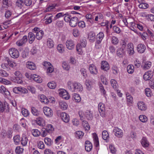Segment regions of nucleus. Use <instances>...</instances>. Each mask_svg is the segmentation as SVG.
Listing matches in <instances>:
<instances>
[{"label":"nucleus","mask_w":154,"mask_h":154,"mask_svg":"<svg viewBox=\"0 0 154 154\" xmlns=\"http://www.w3.org/2000/svg\"><path fill=\"white\" fill-rule=\"evenodd\" d=\"M35 38V34L32 32L28 33L29 42V43L32 44L34 41Z\"/></svg>","instance_id":"nucleus-30"},{"label":"nucleus","mask_w":154,"mask_h":154,"mask_svg":"<svg viewBox=\"0 0 154 154\" xmlns=\"http://www.w3.org/2000/svg\"><path fill=\"white\" fill-rule=\"evenodd\" d=\"M111 42L114 45H116L119 43V40L117 37L113 36L111 38Z\"/></svg>","instance_id":"nucleus-55"},{"label":"nucleus","mask_w":154,"mask_h":154,"mask_svg":"<svg viewBox=\"0 0 154 154\" xmlns=\"http://www.w3.org/2000/svg\"><path fill=\"white\" fill-rule=\"evenodd\" d=\"M57 49L59 52L62 53L64 51L63 46L62 44H59L57 46Z\"/></svg>","instance_id":"nucleus-64"},{"label":"nucleus","mask_w":154,"mask_h":154,"mask_svg":"<svg viewBox=\"0 0 154 154\" xmlns=\"http://www.w3.org/2000/svg\"><path fill=\"white\" fill-rule=\"evenodd\" d=\"M66 48L69 50H72L74 48V44L72 40H67L66 42Z\"/></svg>","instance_id":"nucleus-19"},{"label":"nucleus","mask_w":154,"mask_h":154,"mask_svg":"<svg viewBox=\"0 0 154 154\" xmlns=\"http://www.w3.org/2000/svg\"><path fill=\"white\" fill-rule=\"evenodd\" d=\"M35 122L36 124L40 126L43 127L45 125V121L42 117H37L36 119Z\"/></svg>","instance_id":"nucleus-12"},{"label":"nucleus","mask_w":154,"mask_h":154,"mask_svg":"<svg viewBox=\"0 0 154 154\" xmlns=\"http://www.w3.org/2000/svg\"><path fill=\"white\" fill-rule=\"evenodd\" d=\"M127 101L131 103H132L133 102V97L128 93L126 94Z\"/></svg>","instance_id":"nucleus-56"},{"label":"nucleus","mask_w":154,"mask_h":154,"mask_svg":"<svg viewBox=\"0 0 154 154\" xmlns=\"http://www.w3.org/2000/svg\"><path fill=\"white\" fill-rule=\"evenodd\" d=\"M115 136L119 138H122L123 135V132L122 130L117 127H115L113 130Z\"/></svg>","instance_id":"nucleus-7"},{"label":"nucleus","mask_w":154,"mask_h":154,"mask_svg":"<svg viewBox=\"0 0 154 154\" xmlns=\"http://www.w3.org/2000/svg\"><path fill=\"white\" fill-rule=\"evenodd\" d=\"M43 112L44 114L47 117H51L53 115V111L50 108L47 106H45L43 108Z\"/></svg>","instance_id":"nucleus-6"},{"label":"nucleus","mask_w":154,"mask_h":154,"mask_svg":"<svg viewBox=\"0 0 154 154\" xmlns=\"http://www.w3.org/2000/svg\"><path fill=\"white\" fill-rule=\"evenodd\" d=\"M0 93L4 94L5 97H8L10 95V92L5 88V87H0Z\"/></svg>","instance_id":"nucleus-32"},{"label":"nucleus","mask_w":154,"mask_h":154,"mask_svg":"<svg viewBox=\"0 0 154 154\" xmlns=\"http://www.w3.org/2000/svg\"><path fill=\"white\" fill-rule=\"evenodd\" d=\"M56 27L58 28H61L63 25V21L57 20L55 23Z\"/></svg>","instance_id":"nucleus-52"},{"label":"nucleus","mask_w":154,"mask_h":154,"mask_svg":"<svg viewBox=\"0 0 154 154\" xmlns=\"http://www.w3.org/2000/svg\"><path fill=\"white\" fill-rule=\"evenodd\" d=\"M72 98L77 102H79L81 100V98L79 95L76 93L73 94Z\"/></svg>","instance_id":"nucleus-40"},{"label":"nucleus","mask_w":154,"mask_h":154,"mask_svg":"<svg viewBox=\"0 0 154 154\" xmlns=\"http://www.w3.org/2000/svg\"><path fill=\"white\" fill-rule=\"evenodd\" d=\"M56 5L51 4L48 7L46 8L45 11H53V10L55 8Z\"/></svg>","instance_id":"nucleus-57"},{"label":"nucleus","mask_w":154,"mask_h":154,"mask_svg":"<svg viewBox=\"0 0 154 154\" xmlns=\"http://www.w3.org/2000/svg\"><path fill=\"white\" fill-rule=\"evenodd\" d=\"M63 16H64V14H63V13H59L55 15V16L53 19V20L54 21H55L57 20L60 17H63Z\"/></svg>","instance_id":"nucleus-58"},{"label":"nucleus","mask_w":154,"mask_h":154,"mask_svg":"<svg viewBox=\"0 0 154 154\" xmlns=\"http://www.w3.org/2000/svg\"><path fill=\"white\" fill-rule=\"evenodd\" d=\"M101 69L105 71H107L109 69V63L106 61H103L101 63Z\"/></svg>","instance_id":"nucleus-14"},{"label":"nucleus","mask_w":154,"mask_h":154,"mask_svg":"<svg viewBox=\"0 0 154 154\" xmlns=\"http://www.w3.org/2000/svg\"><path fill=\"white\" fill-rule=\"evenodd\" d=\"M69 21V25L72 27H75L77 26L79 22V20L78 17L74 16L72 17Z\"/></svg>","instance_id":"nucleus-10"},{"label":"nucleus","mask_w":154,"mask_h":154,"mask_svg":"<svg viewBox=\"0 0 154 154\" xmlns=\"http://www.w3.org/2000/svg\"><path fill=\"white\" fill-rule=\"evenodd\" d=\"M102 136L103 139L106 140L109 139V135L108 132L106 130L103 131L102 133Z\"/></svg>","instance_id":"nucleus-38"},{"label":"nucleus","mask_w":154,"mask_h":154,"mask_svg":"<svg viewBox=\"0 0 154 154\" xmlns=\"http://www.w3.org/2000/svg\"><path fill=\"white\" fill-rule=\"evenodd\" d=\"M26 67L29 69L33 70L36 69L35 64L32 62L28 61L26 64Z\"/></svg>","instance_id":"nucleus-26"},{"label":"nucleus","mask_w":154,"mask_h":154,"mask_svg":"<svg viewBox=\"0 0 154 154\" xmlns=\"http://www.w3.org/2000/svg\"><path fill=\"white\" fill-rule=\"evenodd\" d=\"M138 109L141 111H145L147 109V106L144 102L139 101L137 104Z\"/></svg>","instance_id":"nucleus-13"},{"label":"nucleus","mask_w":154,"mask_h":154,"mask_svg":"<svg viewBox=\"0 0 154 154\" xmlns=\"http://www.w3.org/2000/svg\"><path fill=\"white\" fill-rule=\"evenodd\" d=\"M89 69L90 73L92 74L96 75L98 73L96 67L93 64L89 65Z\"/></svg>","instance_id":"nucleus-18"},{"label":"nucleus","mask_w":154,"mask_h":154,"mask_svg":"<svg viewBox=\"0 0 154 154\" xmlns=\"http://www.w3.org/2000/svg\"><path fill=\"white\" fill-rule=\"evenodd\" d=\"M24 149L21 146H17L15 149V152L17 154L22 153L23 152Z\"/></svg>","instance_id":"nucleus-54"},{"label":"nucleus","mask_w":154,"mask_h":154,"mask_svg":"<svg viewBox=\"0 0 154 154\" xmlns=\"http://www.w3.org/2000/svg\"><path fill=\"white\" fill-rule=\"evenodd\" d=\"M125 43L123 42L122 46L121 48H118L116 51L117 56L119 57H122L125 54L126 52V45Z\"/></svg>","instance_id":"nucleus-1"},{"label":"nucleus","mask_w":154,"mask_h":154,"mask_svg":"<svg viewBox=\"0 0 154 154\" xmlns=\"http://www.w3.org/2000/svg\"><path fill=\"white\" fill-rule=\"evenodd\" d=\"M112 70L113 73L115 75H117L119 72L118 68L116 66H113L112 68Z\"/></svg>","instance_id":"nucleus-51"},{"label":"nucleus","mask_w":154,"mask_h":154,"mask_svg":"<svg viewBox=\"0 0 154 154\" xmlns=\"http://www.w3.org/2000/svg\"><path fill=\"white\" fill-rule=\"evenodd\" d=\"M21 112L22 115L25 117L28 116L29 114V111L27 109L24 108H22Z\"/></svg>","instance_id":"nucleus-49"},{"label":"nucleus","mask_w":154,"mask_h":154,"mask_svg":"<svg viewBox=\"0 0 154 154\" xmlns=\"http://www.w3.org/2000/svg\"><path fill=\"white\" fill-rule=\"evenodd\" d=\"M75 134L76 136L78 137L79 139L82 138L84 135V133L81 131H77Z\"/></svg>","instance_id":"nucleus-62"},{"label":"nucleus","mask_w":154,"mask_h":154,"mask_svg":"<svg viewBox=\"0 0 154 154\" xmlns=\"http://www.w3.org/2000/svg\"><path fill=\"white\" fill-rule=\"evenodd\" d=\"M64 20L66 22H68L70 21L72 17L71 16V15L68 13H66L64 14Z\"/></svg>","instance_id":"nucleus-45"},{"label":"nucleus","mask_w":154,"mask_h":154,"mask_svg":"<svg viewBox=\"0 0 154 154\" xmlns=\"http://www.w3.org/2000/svg\"><path fill=\"white\" fill-rule=\"evenodd\" d=\"M82 125L85 131H88L90 130V126L87 121H83L82 122Z\"/></svg>","instance_id":"nucleus-33"},{"label":"nucleus","mask_w":154,"mask_h":154,"mask_svg":"<svg viewBox=\"0 0 154 154\" xmlns=\"http://www.w3.org/2000/svg\"><path fill=\"white\" fill-rule=\"evenodd\" d=\"M2 7L3 8H8L11 6V4L8 0H2Z\"/></svg>","instance_id":"nucleus-42"},{"label":"nucleus","mask_w":154,"mask_h":154,"mask_svg":"<svg viewBox=\"0 0 154 154\" xmlns=\"http://www.w3.org/2000/svg\"><path fill=\"white\" fill-rule=\"evenodd\" d=\"M45 129L47 131L49 132V134L51 133L54 130V128L52 125L50 124L47 125Z\"/></svg>","instance_id":"nucleus-39"},{"label":"nucleus","mask_w":154,"mask_h":154,"mask_svg":"<svg viewBox=\"0 0 154 154\" xmlns=\"http://www.w3.org/2000/svg\"><path fill=\"white\" fill-rule=\"evenodd\" d=\"M32 135L35 137H38L41 134L40 131L37 129H33L32 130Z\"/></svg>","instance_id":"nucleus-43"},{"label":"nucleus","mask_w":154,"mask_h":154,"mask_svg":"<svg viewBox=\"0 0 154 154\" xmlns=\"http://www.w3.org/2000/svg\"><path fill=\"white\" fill-rule=\"evenodd\" d=\"M53 15L51 14H45L44 19L46 20L45 23L46 24L51 23L52 22V17Z\"/></svg>","instance_id":"nucleus-15"},{"label":"nucleus","mask_w":154,"mask_h":154,"mask_svg":"<svg viewBox=\"0 0 154 154\" xmlns=\"http://www.w3.org/2000/svg\"><path fill=\"white\" fill-rule=\"evenodd\" d=\"M27 40L28 38L27 36L24 35L21 39L17 41L16 43L17 45L19 46H20L26 43L27 41Z\"/></svg>","instance_id":"nucleus-16"},{"label":"nucleus","mask_w":154,"mask_h":154,"mask_svg":"<svg viewBox=\"0 0 154 154\" xmlns=\"http://www.w3.org/2000/svg\"><path fill=\"white\" fill-rule=\"evenodd\" d=\"M59 93L60 97L65 100H68L70 96L67 91L64 89L59 90Z\"/></svg>","instance_id":"nucleus-4"},{"label":"nucleus","mask_w":154,"mask_h":154,"mask_svg":"<svg viewBox=\"0 0 154 154\" xmlns=\"http://www.w3.org/2000/svg\"><path fill=\"white\" fill-rule=\"evenodd\" d=\"M87 41L85 38H83L80 41V44H78L76 45V50L79 52V54L81 53L82 48H85L86 45Z\"/></svg>","instance_id":"nucleus-2"},{"label":"nucleus","mask_w":154,"mask_h":154,"mask_svg":"<svg viewBox=\"0 0 154 154\" xmlns=\"http://www.w3.org/2000/svg\"><path fill=\"white\" fill-rule=\"evenodd\" d=\"M30 78L33 79L38 83H41L42 82V79L39 76L35 74H31Z\"/></svg>","instance_id":"nucleus-24"},{"label":"nucleus","mask_w":154,"mask_h":154,"mask_svg":"<svg viewBox=\"0 0 154 154\" xmlns=\"http://www.w3.org/2000/svg\"><path fill=\"white\" fill-rule=\"evenodd\" d=\"M39 100L45 104H48L49 103V100L44 95H41L40 97Z\"/></svg>","instance_id":"nucleus-34"},{"label":"nucleus","mask_w":154,"mask_h":154,"mask_svg":"<svg viewBox=\"0 0 154 154\" xmlns=\"http://www.w3.org/2000/svg\"><path fill=\"white\" fill-rule=\"evenodd\" d=\"M60 107L63 110H66L68 107V105L67 103L65 101L62 100L59 102Z\"/></svg>","instance_id":"nucleus-29"},{"label":"nucleus","mask_w":154,"mask_h":154,"mask_svg":"<svg viewBox=\"0 0 154 154\" xmlns=\"http://www.w3.org/2000/svg\"><path fill=\"white\" fill-rule=\"evenodd\" d=\"M85 148L86 151L90 152L92 149V145L90 142L88 140H87L85 143Z\"/></svg>","instance_id":"nucleus-23"},{"label":"nucleus","mask_w":154,"mask_h":154,"mask_svg":"<svg viewBox=\"0 0 154 154\" xmlns=\"http://www.w3.org/2000/svg\"><path fill=\"white\" fill-rule=\"evenodd\" d=\"M152 76V72L151 71L146 72L143 75V78L146 81L149 80Z\"/></svg>","instance_id":"nucleus-22"},{"label":"nucleus","mask_w":154,"mask_h":154,"mask_svg":"<svg viewBox=\"0 0 154 154\" xmlns=\"http://www.w3.org/2000/svg\"><path fill=\"white\" fill-rule=\"evenodd\" d=\"M32 31L36 33L35 37L38 40L41 39L44 35V32L42 30H40L39 28L35 27Z\"/></svg>","instance_id":"nucleus-3"},{"label":"nucleus","mask_w":154,"mask_h":154,"mask_svg":"<svg viewBox=\"0 0 154 154\" xmlns=\"http://www.w3.org/2000/svg\"><path fill=\"white\" fill-rule=\"evenodd\" d=\"M13 139L16 145L18 144L20 141V137L18 135L14 136L13 138Z\"/></svg>","instance_id":"nucleus-48"},{"label":"nucleus","mask_w":154,"mask_h":154,"mask_svg":"<svg viewBox=\"0 0 154 154\" xmlns=\"http://www.w3.org/2000/svg\"><path fill=\"white\" fill-rule=\"evenodd\" d=\"M98 109L100 116L102 117L105 116V105L102 103H100L98 105Z\"/></svg>","instance_id":"nucleus-9"},{"label":"nucleus","mask_w":154,"mask_h":154,"mask_svg":"<svg viewBox=\"0 0 154 154\" xmlns=\"http://www.w3.org/2000/svg\"><path fill=\"white\" fill-rule=\"evenodd\" d=\"M47 46L50 48H53L54 45L53 41L51 38H48L47 42Z\"/></svg>","instance_id":"nucleus-41"},{"label":"nucleus","mask_w":154,"mask_h":154,"mask_svg":"<svg viewBox=\"0 0 154 154\" xmlns=\"http://www.w3.org/2000/svg\"><path fill=\"white\" fill-rule=\"evenodd\" d=\"M92 135L94 145L95 147H98L99 146L98 137L95 133H93Z\"/></svg>","instance_id":"nucleus-20"},{"label":"nucleus","mask_w":154,"mask_h":154,"mask_svg":"<svg viewBox=\"0 0 154 154\" xmlns=\"http://www.w3.org/2000/svg\"><path fill=\"white\" fill-rule=\"evenodd\" d=\"M140 121L143 122H146L147 121V117L145 115H141L139 117Z\"/></svg>","instance_id":"nucleus-47"},{"label":"nucleus","mask_w":154,"mask_h":154,"mask_svg":"<svg viewBox=\"0 0 154 154\" xmlns=\"http://www.w3.org/2000/svg\"><path fill=\"white\" fill-rule=\"evenodd\" d=\"M13 91L16 94L26 93L28 91L25 87H14Z\"/></svg>","instance_id":"nucleus-8"},{"label":"nucleus","mask_w":154,"mask_h":154,"mask_svg":"<svg viewBox=\"0 0 154 154\" xmlns=\"http://www.w3.org/2000/svg\"><path fill=\"white\" fill-rule=\"evenodd\" d=\"M151 63L149 61L146 62L143 66L144 69H148L150 68L151 66Z\"/></svg>","instance_id":"nucleus-53"},{"label":"nucleus","mask_w":154,"mask_h":154,"mask_svg":"<svg viewBox=\"0 0 154 154\" xmlns=\"http://www.w3.org/2000/svg\"><path fill=\"white\" fill-rule=\"evenodd\" d=\"M149 5L146 3H142L139 5L138 7L141 9H146L148 8Z\"/></svg>","instance_id":"nucleus-60"},{"label":"nucleus","mask_w":154,"mask_h":154,"mask_svg":"<svg viewBox=\"0 0 154 154\" xmlns=\"http://www.w3.org/2000/svg\"><path fill=\"white\" fill-rule=\"evenodd\" d=\"M37 146L40 149H44L45 148V145L43 141H40L38 143Z\"/></svg>","instance_id":"nucleus-61"},{"label":"nucleus","mask_w":154,"mask_h":154,"mask_svg":"<svg viewBox=\"0 0 154 154\" xmlns=\"http://www.w3.org/2000/svg\"><path fill=\"white\" fill-rule=\"evenodd\" d=\"M31 112L35 116H38L40 114V112L35 108L32 107L31 108Z\"/></svg>","instance_id":"nucleus-46"},{"label":"nucleus","mask_w":154,"mask_h":154,"mask_svg":"<svg viewBox=\"0 0 154 154\" xmlns=\"http://www.w3.org/2000/svg\"><path fill=\"white\" fill-rule=\"evenodd\" d=\"M9 52L11 57L14 58H17L19 56V53L18 50L14 48L9 49Z\"/></svg>","instance_id":"nucleus-5"},{"label":"nucleus","mask_w":154,"mask_h":154,"mask_svg":"<svg viewBox=\"0 0 154 154\" xmlns=\"http://www.w3.org/2000/svg\"><path fill=\"white\" fill-rule=\"evenodd\" d=\"M146 49L145 46L143 44H140L137 47V50L138 52L142 53L144 52Z\"/></svg>","instance_id":"nucleus-25"},{"label":"nucleus","mask_w":154,"mask_h":154,"mask_svg":"<svg viewBox=\"0 0 154 154\" xmlns=\"http://www.w3.org/2000/svg\"><path fill=\"white\" fill-rule=\"evenodd\" d=\"M84 115L88 120H91L93 118V113L90 110H86L85 112Z\"/></svg>","instance_id":"nucleus-27"},{"label":"nucleus","mask_w":154,"mask_h":154,"mask_svg":"<svg viewBox=\"0 0 154 154\" xmlns=\"http://www.w3.org/2000/svg\"><path fill=\"white\" fill-rule=\"evenodd\" d=\"M0 83L7 85H10L12 83L10 81L1 77H0Z\"/></svg>","instance_id":"nucleus-44"},{"label":"nucleus","mask_w":154,"mask_h":154,"mask_svg":"<svg viewBox=\"0 0 154 154\" xmlns=\"http://www.w3.org/2000/svg\"><path fill=\"white\" fill-rule=\"evenodd\" d=\"M141 143L144 147H146L149 145V143L146 138L143 137L141 140Z\"/></svg>","instance_id":"nucleus-35"},{"label":"nucleus","mask_w":154,"mask_h":154,"mask_svg":"<svg viewBox=\"0 0 154 154\" xmlns=\"http://www.w3.org/2000/svg\"><path fill=\"white\" fill-rule=\"evenodd\" d=\"M44 140L45 143L48 146H51L53 142L51 139L49 138L45 137Z\"/></svg>","instance_id":"nucleus-50"},{"label":"nucleus","mask_w":154,"mask_h":154,"mask_svg":"<svg viewBox=\"0 0 154 154\" xmlns=\"http://www.w3.org/2000/svg\"><path fill=\"white\" fill-rule=\"evenodd\" d=\"M11 80L14 82L17 83L18 84L22 85H25L26 82L24 81H23L21 77H15V79H13Z\"/></svg>","instance_id":"nucleus-31"},{"label":"nucleus","mask_w":154,"mask_h":154,"mask_svg":"<svg viewBox=\"0 0 154 154\" xmlns=\"http://www.w3.org/2000/svg\"><path fill=\"white\" fill-rule=\"evenodd\" d=\"M24 5V2L23 0H17L15 3L16 7L21 9Z\"/></svg>","instance_id":"nucleus-36"},{"label":"nucleus","mask_w":154,"mask_h":154,"mask_svg":"<svg viewBox=\"0 0 154 154\" xmlns=\"http://www.w3.org/2000/svg\"><path fill=\"white\" fill-rule=\"evenodd\" d=\"M127 51L130 55H132L134 53V45L131 43H129L127 45Z\"/></svg>","instance_id":"nucleus-17"},{"label":"nucleus","mask_w":154,"mask_h":154,"mask_svg":"<svg viewBox=\"0 0 154 154\" xmlns=\"http://www.w3.org/2000/svg\"><path fill=\"white\" fill-rule=\"evenodd\" d=\"M9 75L8 73L5 71L3 70H0V75L3 77H7Z\"/></svg>","instance_id":"nucleus-59"},{"label":"nucleus","mask_w":154,"mask_h":154,"mask_svg":"<svg viewBox=\"0 0 154 154\" xmlns=\"http://www.w3.org/2000/svg\"><path fill=\"white\" fill-rule=\"evenodd\" d=\"M61 117L62 120L65 123H68L69 121V116L65 112H62L61 113Z\"/></svg>","instance_id":"nucleus-21"},{"label":"nucleus","mask_w":154,"mask_h":154,"mask_svg":"<svg viewBox=\"0 0 154 154\" xmlns=\"http://www.w3.org/2000/svg\"><path fill=\"white\" fill-rule=\"evenodd\" d=\"M28 139L26 135L25 134L22 135L21 137V140H20L21 144L23 146H26L27 144Z\"/></svg>","instance_id":"nucleus-28"},{"label":"nucleus","mask_w":154,"mask_h":154,"mask_svg":"<svg viewBox=\"0 0 154 154\" xmlns=\"http://www.w3.org/2000/svg\"><path fill=\"white\" fill-rule=\"evenodd\" d=\"M127 69L128 73L131 74L134 72V67L132 64H130L127 67Z\"/></svg>","instance_id":"nucleus-37"},{"label":"nucleus","mask_w":154,"mask_h":154,"mask_svg":"<svg viewBox=\"0 0 154 154\" xmlns=\"http://www.w3.org/2000/svg\"><path fill=\"white\" fill-rule=\"evenodd\" d=\"M104 37V34L102 32H100L96 36V41L95 43V46L96 47L97 45L100 44L101 42Z\"/></svg>","instance_id":"nucleus-11"},{"label":"nucleus","mask_w":154,"mask_h":154,"mask_svg":"<svg viewBox=\"0 0 154 154\" xmlns=\"http://www.w3.org/2000/svg\"><path fill=\"white\" fill-rule=\"evenodd\" d=\"M145 93L147 97H149L151 96L152 93L151 90L149 88H146L145 89Z\"/></svg>","instance_id":"nucleus-63"}]
</instances>
